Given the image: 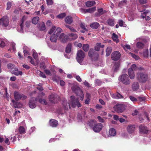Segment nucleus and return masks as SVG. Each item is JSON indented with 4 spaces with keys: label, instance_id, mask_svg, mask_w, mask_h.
<instances>
[{
    "label": "nucleus",
    "instance_id": "19",
    "mask_svg": "<svg viewBox=\"0 0 151 151\" xmlns=\"http://www.w3.org/2000/svg\"><path fill=\"white\" fill-rule=\"evenodd\" d=\"M134 126L132 125H129L127 128V130L128 132L129 133H133L135 129Z\"/></svg>",
    "mask_w": 151,
    "mask_h": 151
},
{
    "label": "nucleus",
    "instance_id": "23",
    "mask_svg": "<svg viewBox=\"0 0 151 151\" xmlns=\"http://www.w3.org/2000/svg\"><path fill=\"white\" fill-rule=\"evenodd\" d=\"M116 134V131L115 129L111 128L110 129L109 131V134L110 136H114Z\"/></svg>",
    "mask_w": 151,
    "mask_h": 151
},
{
    "label": "nucleus",
    "instance_id": "32",
    "mask_svg": "<svg viewBox=\"0 0 151 151\" xmlns=\"http://www.w3.org/2000/svg\"><path fill=\"white\" fill-rule=\"evenodd\" d=\"M112 38L114 41L116 42V43L119 42V40L118 36L115 33H113L112 35Z\"/></svg>",
    "mask_w": 151,
    "mask_h": 151
},
{
    "label": "nucleus",
    "instance_id": "49",
    "mask_svg": "<svg viewBox=\"0 0 151 151\" xmlns=\"http://www.w3.org/2000/svg\"><path fill=\"white\" fill-rule=\"evenodd\" d=\"M143 55L145 57H147L148 55V50H145L143 52Z\"/></svg>",
    "mask_w": 151,
    "mask_h": 151
},
{
    "label": "nucleus",
    "instance_id": "58",
    "mask_svg": "<svg viewBox=\"0 0 151 151\" xmlns=\"http://www.w3.org/2000/svg\"><path fill=\"white\" fill-rule=\"evenodd\" d=\"M7 8L6 9L9 10L11 8V7L12 6L11 3L10 2H8L7 4Z\"/></svg>",
    "mask_w": 151,
    "mask_h": 151
},
{
    "label": "nucleus",
    "instance_id": "1",
    "mask_svg": "<svg viewBox=\"0 0 151 151\" xmlns=\"http://www.w3.org/2000/svg\"><path fill=\"white\" fill-rule=\"evenodd\" d=\"M55 28L56 27L55 26H53L48 32V33L50 34L53 33L50 38V40L52 42H56L58 36L62 32V29L60 28H58L56 29Z\"/></svg>",
    "mask_w": 151,
    "mask_h": 151
},
{
    "label": "nucleus",
    "instance_id": "40",
    "mask_svg": "<svg viewBox=\"0 0 151 151\" xmlns=\"http://www.w3.org/2000/svg\"><path fill=\"white\" fill-rule=\"evenodd\" d=\"M129 55L132 57L136 60H138L139 59V57L137 55L131 52L129 53Z\"/></svg>",
    "mask_w": 151,
    "mask_h": 151
},
{
    "label": "nucleus",
    "instance_id": "21",
    "mask_svg": "<svg viewBox=\"0 0 151 151\" xmlns=\"http://www.w3.org/2000/svg\"><path fill=\"white\" fill-rule=\"evenodd\" d=\"M73 21L72 17L70 16H69L66 17L65 19V22L69 24H71Z\"/></svg>",
    "mask_w": 151,
    "mask_h": 151
},
{
    "label": "nucleus",
    "instance_id": "35",
    "mask_svg": "<svg viewBox=\"0 0 151 151\" xmlns=\"http://www.w3.org/2000/svg\"><path fill=\"white\" fill-rule=\"evenodd\" d=\"M39 20V18L38 17H36L33 18L32 19V23L34 24L37 23Z\"/></svg>",
    "mask_w": 151,
    "mask_h": 151
},
{
    "label": "nucleus",
    "instance_id": "31",
    "mask_svg": "<svg viewBox=\"0 0 151 151\" xmlns=\"http://www.w3.org/2000/svg\"><path fill=\"white\" fill-rule=\"evenodd\" d=\"M39 29L41 30H44L45 29V24L44 22H42L39 25Z\"/></svg>",
    "mask_w": 151,
    "mask_h": 151
},
{
    "label": "nucleus",
    "instance_id": "10",
    "mask_svg": "<svg viewBox=\"0 0 151 151\" xmlns=\"http://www.w3.org/2000/svg\"><path fill=\"white\" fill-rule=\"evenodd\" d=\"M1 25L3 27H6L9 25V21L8 17L6 16L3 17L0 19Z\"/></svg>",
    "mask_w": 151,
    "mask_h": 151
},
{
    "label": "nucleus",
    "instance_id": "38",
    "mask_svg": "<svg viewBox=\"0 0 151 151\" xmlns=\"http://www.w3.org/2000/svg\"><path fill=\"white\" fill-rule=\"evenodd\" d=\"M81 27L83 29L81 31V32L83 33L85 31H87V30L84 24L81 23Z\"/></svg>",
    "mask_w": 151,
    "mask_h": 151
},
{
    "label": "nucleus",
    "instance_id": "3",
    "mask_svg": "<svg viewBox=\"0 0 151 151\" xmlns=\"http://www.w3.org/2000/svg\"><path fill=\"white\" fill-rule=\"evenodd\" d=\"M69 86L71 87V89L76 95L80 97V100L83 101L84 98L83 93L80 88L76 85V83H69Z\"/></svg>",
    "mask_w": 151,
    "mask_h": 151
},
{
    "label": "nucleus",
    "instance_id": "20",
    "mask_svg": "<svg viewBox=\"0 0 151 151\" xmlns=\"http://www.w3.org/2000/svg\"><path fill=\"white\" fill-rule=\"evenodd\" d=\"M88 55L89 57L92 58L94 56L98 57V54L93 49H90L88 52Z\"/></svg>",
    "mask_w": 151,
    "mask_h": 151
},
{
    "label": "nucleus",
    "instance_id": "57",
    "mask_svg": "<svg viewBox=\"0 0 151 151\" xmlns=\"http://www.w3.org/2000/svg\"><path fill=\"white\" fill-rule=\"evenodd\" d=\"M98 12L100 15L102 14L103 13V10L102 8H101L98 10Z\"/></svg>",
    "mask_w": 151,
    "mask_h": 151
},
{
    "label": "nucleus",
    "instance_id": "9",
    "mask_svg": "<svg viewBox=\"0 0 151 151\" xmlns=\"http://www.w3.org/2000/svg\"><path fill=\"white\" fill-rule=\"evenodd\" d=\"M114 110L118 113H121L124 110L123 105L121 104H117L114 107Z\"/></svg>",
    "mask_w": 151,
    "mask_h": 151
},
{
    "label": "nucleus",
    "instance_id": "60",
    "mask_svg": "<svg viewBox=\"0 0 151 151\" xmlns=\"http://www.w3.org/2000/svg\"><path fill=\"white\" fill-rule=\"evenodd\" d=\"M4 141L8 145L10 144V142L8 138L6 137Z\"/></svg>",
    "mask_w": 151,
    "mask_h": 151
},
{
    "label": "nucleus",
    "instance_id": "46",
    "mask_svg": "<svg viewBox=\"0 0 151 151\" xmlns=\"http://www.w3.org/2000/svg\"><path fill=\"white\" fill-rule=\"evenodd\" d=\"M66 16L65 13H61L57 16V17L59 19H62Z\"/></svg>",
    "mask_w": 151,
    "mask_h": 151
},
{
    "label": "nucleus",
    "instance_id": "4",
    "mask_svg": "<svg viewBox=\"0 0 151 151\" xmlns=\"http://www.w3.org/2000/svg\"><path fill=\"white\" fill-rule=\"evenodd\" d=\"M71 101L68 104L69 108H70V106L73 107H75L77 106L78 107H81V104L79 102L78 99H76L74 96H71L70 97Z\"/></svg>",
    "mask_w": 151,
    "mask_h": 151
},
{
    "label": "nucleus",
    "instance_id": "41",
    "mask_svg": "<svg viewBox=\"0 0 151 151\" xmlns=\"http://www.w3.org/2000/svg\"><path fill=\"white\" fill-rule=\"evenodd\" d=\"M83 49L85 51H88L89 49V45L88 44L83 45Z\"/></svg>",
    "mask_w": 151,
    "mask_h": 151
},
{
    "label": "nucleus",
    "instance_id": "16",
    "mask_svg": "<svg viewBox=\"0 0 151 151\" xmlns=\"http://www.w3.org/2000/svg\"><path fill=\"white\" fill-rule=\"evenodd\" d=\"M68 39V37L63 33H62L59 37V39L63 43L65 42Z\"/></svg>",
    "mask_w": 151,
    "mask_h": 151
},
{
    "label": "nucleus",
    "instance_id": "42",
    "mask_svg": "<svg viewBox=\"0 0 151 151\" xmlns=\"http://www.w3.org/2000/svg\"><path fill=\"white\" fill-rule=\"evenodd\" d=\"M149 11L146 10L144 11L142 13L141 17L143 19H144L145 17L147 16V14L149 12Z\"/></svg>",
    "mask_w": 151,
    "mask_h": 151
},
{
    "label": "nucleus",
    "instance_id": "11",
    "mask_svg": "<svg viewBox=\"0 0 151 151\" xmlns=\"http://www.w3.org/2000/svg\"><path fill=\"white\" fill-rule=\"evenodd\" d=\"M14 95L15 99L17 101H18L20 99L23 100L26 98V96L17 92H15L14 93Z\"/></svg>",
    "mask_w": 151,
    "mask_h": 151
},
{
    "label": "nucleus",
    "instance_id": "29",
    "mask_svg": "<svg viewBox=\"0 0 151 151\" xmlns=\"http://www.w3.org/2000/svg\"><path fill=\"white\" fill-rule=\"evenodd\" d=\"M99 26V24L97 22L93 23L90 25V27L94 29L97 28Z\"/></svg>",
    "mask_w": 151,
    "mask_h": 151
},
{
    "label": "nucleus",
    "instance_id": "43",
    "mask_svg": "<svg viewBox=\"0 0 151 151\" xmlns=\"http://www.w3.org/2000/svg\"><path fill=\"white\" fill-rule=\"evenodd\" d=\"M5 45V40L1 39H0V47H3Z\"/></svg>",
    "mask_w": 151,
    "mask_h": 151
},
{
    "label": "nucleus",
    "instance_id": "36",
    "mask_svg": "<svg viewBox=\"0 0 151 151\" xmlns=\"http://www.w3.org/2000/svg\"><path fill=\"white\" fill-rule=\"evenodd\" d=\"M112 51V48L110 47H107V49H106V56H109Z\"/></svg>",
    "mask_w": 151,
    "mask_h": 151
},
{
    "label": "nucleus",
    "instance_id": "47",
    "mask_svg": "<svg viewBox=\"0 0 151 151\" xmlns=\"http://www.w3.org/2000/svg\"><path fill=\"white\" fill-rule=\"evenodd\" d=\"M39 101L40 103L42 104H44V105H46L47 104V102L44 99H39Z\"/></svg>",
    "mask_w": 151,
    "mask_h": 151
},
{
    "label": "nucleus",
    "instance_id": "8",
    "mask_svg": "<svg viewBox=\"0 0 151 151\" xmlns=\"http://www.w3.org/2000/svg\"><path fill=\"white\" fill-rule=\"evenodd\" d=\"M85 57V54L82 50H80L78 51L76 59L79 63H82Z\"/></svg>",
    "mask_w": 151,
    "mask_h": 151
},
{
    "label": "nucleus",
    "instance_id": "63",
    "mask_svg": "<svg viewBox=\"0 0 151 151\" xmlns=\"http://www.w3.org/2000/svg\"><path fill=\"white\" fill-rule=\"evenodd\" d=\"M139 2L140 4H143L147 3V0H139Z\"/></svg>",
    "mask_w": 151,
    "mask_h": 151
},
{
    "label": "nucleus",
    "instance_id": "37",
    "mask_svg": "<svg viewBox=\"0 0 151 151\" xmlns=\"http://www.w3.org/2000/svg\"><path fill=\"white\" fill-rule=\"evenodd\" d=\"M107 23L111 26H113L114 25V20L112 19H109L107 21Z\"/></svg>",
    "mask_w": 151,
    "mask_h": 151
},
{
    "label": "nucleus",
    "instance_id": "59",
    "mask_svg": "<svg viewBox=\"0 0 151 151\" xmlns=\"http://www.w3.org/2000/svg\"><path fill=\"white\" fill-rule=\"evenodd\" d=\"M138 99L140 101H142L145 100V98L143 96H141L138 97Z\"/></svg>",
    "mask_w": 151,
    "mask_h": 151
},
{
    "label": "nucleus",
    "instance_id": "26",
    "mask_svg": "<svg viewBox=\"0 0 151 151\" xmlns=\"http://www.w3.org/2000/svg\"><path fill=\"white\" fill-rule=\"evenodd\" d=\"M12 73L16 75H22V73L21 71H18L17 68H15L12 71Z\"/></svg>",
    "mask_w": 151,
    "mask_h": 151
},
{
    "label": "nucleus",
    "instance_id": "45",
    "mask_svg": "<svg viewBox=\"0 0 151 151\" xmlns=\"http://www.w3.org/2000/svg\"><path fill=\"white\" fill-rule=\"evenodd\" d=\"M17 111H16L14 113V115L13 117H14V120L13 119H12V121L13 122V123H15L17 120L18 119V118L16 117V116L17 115Z\"/></svg>",
    "mask_w": 151,
    "mask_h": 151
},
{
    "label": "nucleus",
    "instance_id": "6",
    "mask_svg": "<svg viewBox=\"0 0 151 151\" xmlns=\"http://www.w3.org/2000/svg\"><path fill=\"white\" fill-rule=\"evenodd\" d=\"M137 77L138 80L143 83L146 82L148 79V75L143 73H137Z\"/></svg>",
    "mask_w": 151,
    "mask_h": 151
},
{
    "label": "nucleus",
    "instance_id": "22",
    "mask_svg": "<svg viewBox=\"0 0 151 151\" xmlns=\"http://www.w3.org/2000/svg\"><path fill=\"white\" fill-rule=\"evenodd\" d=\"M58 124V122L54 119H51L50 121V125L52 127H55L57 126Z\"/></svg>",
    "mask_w": 151,
    "mask_h": 151
},
{
    "label": "nucleus",
    "instance_id": "25",
    "mask_svg": "<svg viewBox=\"0 0 151 151\" xmlns=\"http://www.w3.org/2000/svg\"><path fill=\"white\" fill-rule=\"evenodd\" d=\"M96 4L95 1H88L86 3V4L87 6L88 7H90Z\"/></svg>",
    "mask_w": 151,
    "mask_h": 151
},
{
    "label": "nucleus",
    "instance_id": "12",
    "mask_svg": "<svg viewBox=\"0 0 151 151\" xmlns=\"http://www.w3.org/2000/svg\"><path fill=\"white\" fill-rule=\"evenodd\" d=\"M26 19L25 16H23L21 21V22L20 23L19 26L18 27L17 30L20 32H23L24 22Z\"/></svg>",
    "mask_w": 151,
    "mask_h": 151
},
{
    "label": "nucleus",
    "instance_id": "55",
    "mask_svg": "<svg viewBox=\"0 0 151 151\" xmlns=\"http://www.w3.org/2000/svg\"><path fill=\"white\" fill-rule=\"evenodd\" d=\"M46 2L48 5H51L53 3L52 0H46Z\"/></svg>",
    "mask_w": 151,
    "mask_h": 151
},
{
    "label": "nucleus",
    "instance_id": "52",
    "mask_svg": "<svg viewBox=\"0 0 151 151\" xmlns=\"http://www.w3.org/2000/svg\"><path fill=\"white\" fill-rule=\"evenodd\" d=\"M10 140H11L12 142H14L16 140V137L15 136L12 135L11 136V137L10 138Z\"/></svg>",
    "mask_w": 151,
    "mask_h": 151
},
{
    "label": "nucleus",
    "instance_id": "24",
    "mask_svg": "<svg viewBox=\"0 0 151 151\" xmlns=\"http://www.w3.org/2000/svg\"><path fill=\"white\" fill-rule=\"evenodd\" d=\"M111 97L114 99H120L123 98V96L119 93H117L116 94H111Z\"/></svg>",
    "mask_w": 151,
    "mask_h": 151
},
{
    "label": "nucleus",
    "instance_id": "48",
    "mask_svg": "<svg viewBox=\"0 0 151 151\" xmlns=\"http://www.w3.org/2000/svg\"><path fill=\"white\" fill-rule=\"evenodd\" d=\"M7 67L9 69H12L14 67V64L11 63L8 64L7 65Z\"/></svg>",
    "mask_w": 151,
    "mask_h": 151
},
{
    "label": "nucleus",
    "instance_id": "17",
    "mask_svg": "<svg viewBox=\"0 0 151 151\" xmlns=\"http://www.w3.org/2000/svg\"><path fill=\"white\" fill-rule=\"evenodd\" d=\"M57 95L56 94H51L49 97L50 101L52 103H55L57 100Z\"/></svg>",
    "mask_w": 151,
    "mask_h": 151
},
{
    "label": "nucleus",
    "instance_id": "61",
    "mask_svg": "<svg viewBox=\"0 0 151 151\" xmlns=\"http://www.w3.org/2000/svg\"><path fill=\"white\" fill-rule=\"evenodd\" d=\"M4 56L7 58H11V55L10 54L8 53H5L4 55Z\"/></svg>",
    "mask_w": 151,
    "mask_h": 151
},
{
    "label": "nucleus",
    "instance_id": "14",
    "mask_svg": "<svg viewBox=\"0 0 151 151\" xmlns=\"http://www.w3.org/2000/svg\"><path fill=\"white\" fill-rule=\"evenodd\" d=\"M37 99L35 98H33L29 101V106L30 108L32 109H34L36 106V101Z\"/></svg>",
    "mask_w": 151,
    "mask_h": 151
},
{
    "label": "nucleus",
    "instance_id": "62",
    "mask_svg": "<svg viewBox=\"0 0 151 151\" xmlns=\"http://www.w3.org/2000/svg\"><path fill=\"white\" fill-rule=\"evenodd\" d=\"M124 22L122 20H120L119 21V24L120 26H123Z\"/></svg>",
    "mask_w": 151,
    "mask_h": 151
},
{
    "label": "nucleus",
    "instance_id": "44",
    "mask_svg": "<svg viewBox=\"0 0 151 151\" xmlns=\"http://www.w3.org/2000/svg\"><path fill=\"white\" fill-rule=\"evenodd\" d=\"M11 47L9 49V51H11L12 49L13 51H14L15 50L16 48L15 47V44L14 42H12L11 44Z\"/></svg>",
    "mask_w": 151,
    "mask_h": 151
},
{
    "label": "nucleus",
    "instance_id": "18",
    "mask_svg": "<svg viewBox=\"0 0 151 151\" xmlns=\"http://www.w3.org/2000/svg\"><path fill=\"white\" fill-rule=\"evenodd\" d=\"M139 128L140 132L142 133L147 134L148 132L147 127L143 125H140Z\"/></svg>",
    "mask_w": 151,
    "mask_h": 151
},
{
    "label": "nucleus",
    "instance_id": "33",
    "mask_svg": "<svg viewBox=\"0 0 151 151\" xmlns=\"http://www.w3.org/2000/svg\"><path fill=\"white\" fill-rule=\"evenodd\" d=\"M19 132L21 134H24L26 132V129L22 126L19 127Z\"/></svg>",
    "mask_w": 151,
    "mask_h": 151
},
{
    "label": "nucleus",
    "instance_id": "56",
    "mask_svg": "<svg viewBox=\"0 0 151 151\" xmlns=\"http://www.w3.org/2000/svg\"><path fill=\"white\" fill-rule=\"evenodd\" d=\"M39 72H40V73H39L40 76L41 77L44 78H46V76H45V74L43 73L42 72H41V71H40Z\"/></svg>",
    "mask_w": 151,
    "mask_h": 151
},
{
    "label": "nucleus",
    "instance_id": "27",
    "mask_svg": "<svg viewBox=\"0 0 151 151\" xmlns=\"http://www.w3.org/2000/svg\"><path fill=\"white\" fill-rule=\"evenodd\" d=\"M139 88V85L138 83H134L132 86V88L134 91L137 90Z\"/></svg>",
    "mask_w": 151,
    "mask_h": 151
},
{
    "label": "nucleus",
    "instance_id": "50",
    "mask_svg": "<svg viewBox=\"0 0 151 151\" xmlns=\"http://www.w3.org/2000/svg\"><path fill=\"white\" fill-rule=\"evenodd\" d=\"M129 97L130 100L133 102L136 101H137V99L133 96H130Z\"/></svg>",
    "mask_w": 151,
    "mask_h": 151
},
{
    "label": "nucleus",
    "instance_id": "7",
    "mask_svg": "<svg viewBox=\"0 0 151 151\" xmlns=\"http://www.w3.org/2000/svg\"><path fill=\"white\" fill-rule=\"evenodd\" d=\"M136 65L133 64L131 65V68L128 69V74L131 79H133L134 78L135 75L134 71L136 70Z\"/></svg>",
    "mask_w": 151,
    "mask_h": 151
},
{
    "label": "nucleus",
    "instance_id": "30",
    "mask_svg": "<svg viewBox=\"0 0 151 151\" xmlns=\"http://www.w3.org/2000/svg\"><path fill=\"white\" fill-rule=\"evenodd\" d=\"M120 64L119 62H117L115 64L113 67V70L114 72H116L119 69Z\"/></svg>",
    "mask_w": 151,
    "mask_h": 151
},
{
    "label": "nucleus",
    "instance_id": "51",
    "mask_svg": "<svg viewBox=\"0 0 151 151\" xmlns=\"http://www.w3.org/2000/svg\"><path fill=\"white\" fill-rule=\"evenodd\" d=\"M32 52H33L32 55L34 58L35 59H36L38 56L37 53L34 50H32Z\"/></svg>",
    "mask_w": 151,
    "mask_h": 151
},
{
    "label": "nucleus",
    "instance_id": "34",
    "mask_svg": "<svg viewBox=\"0 0 151 151\" xmlns=\"http://www.w3.org/2000/svg\"><path fill=\"white\" fill-rule=\"evenodd\" d=\"M71 44L70 43L68 44L66 48L65 52L67 53H69L71 50Z\"/></svg>",
    "mask_w": 151,
    "mask_h": 151
},
{
    "label": "nucleus",
    "instance_id": "54",
    "mask_svg": "<svg viewBox=\"0 0 151 151\" xmlns=\"http://www.w3.org/2000/svg\"><path fill=\"white\" fill-rule=\"evenodd\" d=\"M28 58L29 59V60H30V63L34 65H35V64L34 62L33 61V60L32 59V58L31 57L29 56H28Z\"/></svg>",
    "mask_w": 151,
    "mask_h": 151
},
{
    "label": "nucleus",
    "instance_id": "15",
    "mask_svg": "<svg viewBox=\"0 0 151 151\" xmlns=\"http://www.w3.org/2000/svg\"><path fill=\"white\" fill-rule=\"evenodd\" d=\"M139 42L137 43V47L139 49H142L144 47V44L141 42L143 40V39L142 37H139L138 38Z\"/></svg>",
    "mask_w": 151,
    "mask_h": 151
},
{
    "label": "nucleus",
    "instance_id": "2",
    "mask_svg": "<svg viewBox=\"0 0 151 151\" xmlns=\"http://www.w3.org/2000/svg\"><path fill=\"white\" fill-rule=\"evenodd\" d=\"M88 124L92 128L93 131L95 132H99L102 128V124L100 123H98L94 120H91L88 123Z\"/></svg>",
    "mask_w": 151,
    "mask_h": 151
},
{
    "label": "nucleus",
    "instance_id": "13",
    "mask_svg": "<svg viewBox=\"0 0 151 151\" xmlns=\"http://www.w3.org/2000/svg\"><path fill=\"white\" fill-rule=\"evenodd\" d=\"M111 56V58L113 60H117L120 58L121 54L119 52L116 51L113 52Z\"/></svg>",
    "mask_w": 151,
    "mask_h": 151
},
{
    "label": "nucleus",
    "instance_id": "64",
    "mask_svg": "<svg viewBox=\"0 0 151 151\" xmlns=\"http://www.w3.org/2000/svg\"><path fill=\"white\" fill-rule=\"evenodd\" d=\"M97 118L100 122H103L104 121V120L100 116H98Z\"/></svg>",
    "mask_w": 151,
    "mask_h": 151
},
{
    "label": "nucleus",
    "instance_id": "53",
    "mask_svg": "<svg viewBox=\"0 0 151 151\" xmlns=\"http://www.w3.org/2000/svg\"><path fill=\"white\" fill-rule=\"evenodd\" d=\"M40 66L41 69H44L46 68L45 64L44 63L42 62L40 63Z\"/></svg>",
    "mask_w": 151,
    "mask_h": 151
},
{
    "label": "nucleus",
    "instance_id": "5",
    "mask_svg": "<svg viewBox=\"0 0 151 151\" xmlns=\"http://www.w3.org/2000/svg\"><path fill=\"white\" fill-rule=\"evenodd\" d=\"M119 80L126 85H129L130 83L129 77L126 74H124L121 75L119 77Z\"/></svg>",
    "mask_w": 151,
    "mask_h": 151
},
{
    "label": "nucleus",
    "instance_id": "28",
    "mask_svg": "<svg viewBox=\"0 0 151 151\" xmlns=\"http://www.w3.org/2000/svg\"><path fill=\"white\" fill-rule=\"evenodd\" d=\"M72 40H74L77 38L78 36L75 33H71L68 34Z\"/></svg>",
    "mask_w": 151,
    "mask_h": 151
},
{
    "label": "nucleus",
    "instance_id": "39",
    "mask_svg": "<svg viewBox=\"0 0 151 151\" xmlns=\"http://www.w3.org/2000/svg\"><path fill=\"white\" fill-rule=\"evenodd\" d=\"M96 8L95 7H92L86 10V12L90 13L94 12L96 10Z\"/></svg>",
    "mask_w": 151,
    "mask_h": 151
}]
</instances>
